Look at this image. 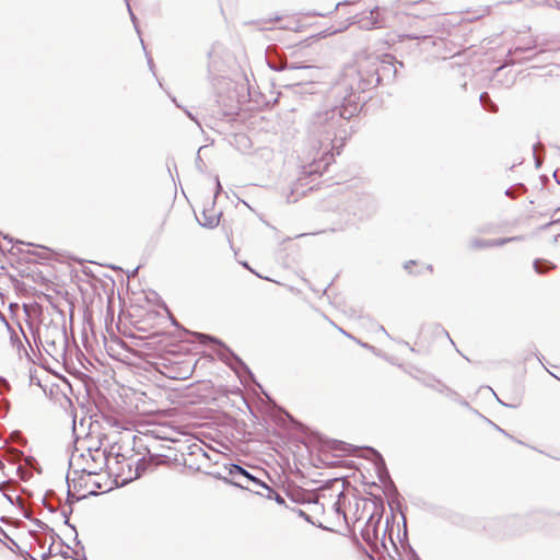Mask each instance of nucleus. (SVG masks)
I'll return each mask as SVG.
<instances>
[{
    "label": "nucleus",
    "instance_id": "20e7f679",
    "mask_svg": "<svg viewBox=\"0 0 560 560\" xmlns=\"http://www.w3.org/2000/svg\"><path fill=\"white\" fill-rule=\"evenodd\" d=\"M384 15L378 7L371 9L366 14H362L358 22L362 28L373 30L384 26Z\"/></svg>",
    "mask_w": 560,
    "mask_h": 560
},
{
    "label": "nucleus",
    "instance_id": "f03ea898",
    "mask_svg": "<svg viewBox=\"0 0 560 560\" xmlns=\"http://www.w3.org/2000/svg\"><path fill=\"white\" fill-rule=\"evenodd\" d=\"M136 460L133 456H125L121 454H114L110 452L105 457V465L107 468V476H113L112 481L116 486H124L133 479L138 478L139 474L133 468Z\"/></svg>",
    "mask_w": 560,
    "mask_h": 560
},
{
    "label": "nucleus",
    "instance_id": "0eeeda50",
    "mask_svg": "<svg viewBox=\"0 0 560 560\" xmlns=\"http://www.w3.org/2000/svg\"><path fill=\"white\" fill-rule=\"evenodd\" d=\"M86 456H88V457H90V458L92 459V462H91V463L86 460V464H85V465H81L80 463H78V459H75V463L71 462V466H72L73 468L77 466V467H78V468H77L78 470H80V469H81V467H97V471H101L103 460L97 462V460L95 459V457H94L90 452H88V454H86V455H85V454H81V455H80V458H81V459H85V457H86ZM100 457H101V459H103V457H104V456H103V455H101Z\"/></svg>",
    "mask_w": 560,
    "mask_h": 560
},
{
    "label": "nucleus",
    "instance_id": "1a4fd4ad",
    "mask_svg": "<svg viewBox=\"0 0 560 560\" xmlns=\"http://www.w3.org/2000/svg\"><path fill=\"white\" fill-rule=\"evenodd\" d=\"M416 266V262L415 261H409L405 265V268L411 273L412 272V267Z\"/></svg>",
    "mask_w": 560,
    "mask_h": 560
},
{
    "label": "nucleus",
    "instance_id": "f8f14e48",
    "mask_svg": "<svg viewBox=\"0 0 560 560\" xmlns=\"http://www.w3.org/2000/svg\"><path fill=\"white\" fill-rule=\"evenodd\" d=\"M54 250L52 249H47V253L45 254V256H42L43 258H49L51 255H54Z\"/></svg>",
    "mask_w": 560,
    "mask_h": 560
},
{
    "label": "nucleus",
    "instance_id": "7ed1b4c3",
    "mask_svg": "<svg viewBox=\"0 0 560 560\" xmlns=\"http://www.w3.org/2000/svg\"><path fill=\"white\" fill-rule=\"evenodd\" d=\"M229 475L232 477V479H229L228 477H222L221 479L225 482V483H231L233 486H236V487H240V488H246L247 486H245L242 481H241V478H244L246 479L247 481H254L256 483H259L269 493H273L276 495V500L278 502H283V499L276 492H273L268 486H266L265 483H261L259 482L258 480H256L254 477H252L245 469H243L241 466L238 465H231L229 467Z\"/></svg>",
    "mask_w": 560,
    "mask_h": 560
},
{
    "label": "nucleus",
    "instance_id": "39448f33",
    "mask_svg": "<svg viewBox=\"0 0 560 560\" xmlns=\"http://www.w3.org/2000/svg\"><path fill=\"white\" fill-rule=\"evenodd\" d=\"M270 21L275 23H281L278 27L281 30H289L294 32H300L302 30V25L300 22L292 15V16H276L271 19Z\"/></svg>",
    "mask_w": 560,
    "mask_h": 560
},
{
    "label": "nucleus",
    "instance_id": "9b49d317",
    "mask_svg": "<svg viewBox=\"0 0 560 560\" xmlns=\"http://www.w3.org/2000/svg\"><path fill=\"white\" fill-rule=\"evenodd\" d=\"M362 518H363L362 513H361V514H358V513L355 512V513L353 514V516H352V520H353V521H360V520H362Z\"/></svg>",
    "mask_w": 560,
    "mask_h": 560
},
{
    "label": "nucleus",
    "instance_id": "6e6552de",
    "mask_svg": "<svg viewBox=\"0 0 560 560\" xmlns=\"http://www.w3.org/2000/svg\"><path fill=\"white\" fill-rule=\"evenodd\" d=\"M218 222H219V219L217 217H213V218H211L209 220H205L203 222H201V224L205 225V226H208V228H212Z\"/></svg>",
    "mask_w": 560,
    "mask_h": 560
},
{
    "label": "nucleus",
    "instance_id": "423d86ee",
    "mask_svg": "<svg viewBox=\"0 0 560 560\" xmlns=\"http://www.w3.org/2000/svg\"><path fill=\"white\" fill-rule=\"evenodd\" d=\"M327 165L328 162H324L322 158L320 160H314L305 166L303 172L305 175L322 174L326 170Z\"/></svg>",
    "mask_w": 560,
    "mask_h": 560
},
{
    "label": "nucleus",
    "instance_id": "9d476101",
    "mask_svg": "<svg viewBox=\"0 0 560 560\" xmlns=\"http://www.w3.org/2000/svg\"><path fill=\"white\" fill-rule=\"evenodd\" d=\"M359 558L361 560H372V558L368 553H364V552H359Z\"/></svg>",
    "mask_w": 560,
    "mask_h": 560
},
{
    "label": "nucleus",
    "instance_id": "f257e3e1",
    "mask_svg": "<svg viewBox=\"0 0 560 560\" xmlns=\"http://www.w3.org/2000/svg\"><path fill=\"white\" fill-rule=\"evenodd\" d=\"M69 489L77 499L107 492L113 482L106 472L97 471V467H81L73 469L72 477L68 478Z\"/></svg>",
    "mask_w": 560,
    "mask_h": 560
}]
</instances>
